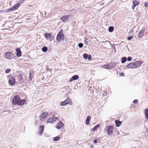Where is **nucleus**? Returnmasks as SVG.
<instances>
[{
  "label": "nucleus",
  "instance_id": "obj_29",
  "mask_svg": "<svg viewBox=\"0 0 148 148\" xmlns=\"http://www.w3.org/2000/svg\"><path fill=\"white\" fill-rule=\"evenodd\" d=\"M88 55L87 54L85 53L83 55V57L85 59H87Z\"/></svg>",
  "mask_w": 148,
  "mask_h": 148
},
{
  "label": "nucleus",
  "instance_id": "obj_39",
  "mask_svg": "<svg viewBox=\"0 0 148 148\" xmlns=\"http://www.w3.org/2000/svg\"><path fill=\"white\" fill-rule=\"evenodd\" d=\"M93 142L95 143H97V141L96 139H95L94 140Z\"/></svg>",
  "mask_w": 148,
  "mask_h": 148
},
{
  "label": "nucleus",
  "instance_id": "obj_1",
  "mask_svg": "<svg viewBox=\"0 0 148 148\" xmlns=\"http://www.w3.org/2000/svg\"><path fill=\"white\" fill-rule=\"evenodd\" d=\"M12 103L14 105L22 106L26 103V101L25 99H21L19 96L16 95L13 97Z\"/></svg>",
  "mask_w": 148,
  "mask_h": 148
},
{
  "label": "nucleus",
  "instance_id": "obj_35",
  "mask_svg": "<svg viewBox=\"0 0 148 148\" xmlns=\"http://www.w3.org/2000/svg\"><path fill=\"white\" fill-rule=\"evenodd\" d=\"M133 37L132 36H130V37H128L127 38V39L128 40H131L132 38Z\"/></svg>",
  "mask_w": 148,
  "mask_h": 148
},
{
  "label": "nucleus",
  "instance_id": "obj_15",
  "mask_svg": "<svg viewBox=\"0 0 148 148\" xmlns=\"http://www.w3.org/2000/svg\"><path fill=\"white\" fill-rule=\"evenodd\" d=\"M45 37L47 39H49L51 38L52 35L50 33H45L44 34Z\"/></svg>",
  "mask_w": 148,
  "mask_h": 148
},
{
  "label": "nucleus",
  "instance_id": "obj_4",
  "mask_svg": "<svg viewBox=\"0 0 148 148\" xmlns=\"http://www.w3.org/2000/svg\"><path fill=\"white\" fill-rule=\"evenodd\" d=\"M4 56L6 59L10 60L14 58V55L12 53L8 52L6 53L4 55Z\"/></svg>",
  "mask_w": 148,
  "mask_h": 148
},
{
  "label": "nucleus",
  "instance_id": "obj_36",
  "mask_svg": "<svg viewBox=\"0 0 148 148\" xmlns=\"http://www.w3.org/2000/svg\"><path fill=\"white\" fill-rule=\"evenodd\" d=\"M132 60V58L131 57H128L127 58V60L128 61H131Z\"/></svg>",
  "mask_w": 148,
  "mask_h": 148
},
{
  "label": "nucleus",
  "instance_id": "obj_12",
  "mask_svg": "<svg viewBox=\"0 0 148 148\" xmlns=\"http://www.w3.org/2000/svg\"><path fill=\"white\" fill-rule=\"evenodd\" d=\"M48 114V113L45 112L41 114L40 116V119L46 118Z\"/></svg>",
  "mask_w": 148,
  "mask_h": 148
},
{
  "label": "nucleus",
  "instance_id": "obj_25",
  "mask_svg": "<svg viewBox=\"0 0 148 148\" xmlns=\"http://www.w3.org/2000/svg\"><path fill=\"white\" fill-rule=\"evenodd\" d=\"M60 138V137L56 136L54 138L53 140L54 141H56L59 140Z\"/></svg>",
  "mask_w": 148,
  "mask_h": 148
},
{
  "label": "nucleus",
  "instance_id": "obj_23",
  "mask_svg": "<svg viewBox=\"0 0 148 148\" xmlns=\"http://www.w3.org/2000/svg\"><path fill=\"white\" fill-rule=\"evenodd\" d=\"M114 29V27H113L110 26L108 28V31L109 32H111L113 31Z\"/></svg>",
  "mask_w": 148,
  "mask_h": 148
},
{
  "label": "nucleus",
  "instance_id": "obj_14",
  "mask_svg": "<svg viewBox=\"0 0 148 148\" xmlns=\"http://www.w3.org/2000/svg\"><path fill=\"white\" fill-rule=\"evenodd\" d=\"M16 56L18 57H19L21 56V50L19 48H17L16 49Z\"/></svg>",
  "mask_w": 148,
  "mask_h": 148
},
{
  "label": "nucleus",
  "instance_id": "obj_8",
  "mask_svg": "<svg viewBox=\"0 0 148 148\" xmlns=\"http://www.w3.org/2000/svg\"><path fill=\"white\" fill-rule=\"evenodd\" d=\"M8 82L9 84L10 85H14L15 83V81L14 77H10Z\"/></svg>",
  "mask_w": 148,
  "mask_h": 148
},
{
  "label": "nucleus",
  "instance_id": "obj_24",
  "mask_svg": "<svg viewBox=\"0 0 148 148\" xmlns=\"http://www.w3.org/2000/svg\"><path fill=\"white\" fill-rule=\"evenodd\" d=\"M127 61V58L126 57H123L121 59V62L123 63Z\"/></svg>",
  "mask_w": 148,
  "mask_h": 148
},
{
  "label": "nucleus",
  "instance_id": "obj_30",
  "mask_svg": "<svg viewBox=\"0 0 148 148\" xmlns=\"http://www.w3.org/2000/svg\"><path fill=\"white\" fill-rule=\"evenodd\" d=\"M83 46V44L82 43H80L78 44V46L80 48H82Z\"/></svg>",
  "mask_w": 148,
  "mask_h": 148
},
{
  "label": "nucleus",
  "instance_id": "obj_9",
  "mask_svg": "<svg viewBox=\"0 0 148 148\" xmlns=\"http://www.w3.org/2000/svg\"><path fill=\"white\" fill-rule=\"evenodd\" d=\"M145 27H144L143 29L140 30L138 35V37L140 38L142 37L144 35Z\"/></svg>",
  "mask_w": 148,
  "mask_h": 148
},
{
  "label": "nucleus",
  "instance_id": "obj_2",
  "mask_svg": "<svg viewBox=\"0 0 148 148\" xmlns=\"http://www.w3.org/2000/svg\"><path fill=\"white\" fill-rule=\"evenodd\" d=\"M142 64V62L141 61H138L134 62H131L127 64L126 66L127 67L133 69L136 68L140 66Z\"/></svg>",
  "mask_w": 148,
  "mask_h": 148
},
{
  "label": "nucleus",
  "instance_id": "obj_7",
  "mask_svg": "<svg viewBox=\"0 0 148 148\" xmlns=\"http://www.w3.org/2000/svg\"><path fill=\"white\" fill-rule=\"evenodd\" d=\"M113 127L112 126H109L107 129V134L108 135H111L113 133Z\"/></svg>",
  "mask_w": 148,
  "mask_h": 148
},
{
  "label": "nucleus",
  "instance_id": "obj_37",
  "mask_svg": "<svg viewBox=\"0 0 148 148\" xmlns=\"http://www.w3.org/2000/svg\"><path fill=\"white\" fill-rule=\"evenodd\" d=\"M138 101L137 99L134 100L133 101V103L135 104H136L138 103Z\"/></svg>",
  "mask_w": 148,
  "mask_h": 148
},
{
  "label": "nucleus",
  "instance_id": "obj_40",
  "mask_svg": "<svg viewBox=\"0 0 148 148\" xmlns=\"http://www.w3.org/2000/svg\"><path fill=\"white\" fill-rule=\"evenodd\" d=\"M136 6L135 5H134V4H133V6L132 7V9H134L135 7Z\"/></svg>",
  "mask_w": 148,
  "mask_h": 148
},
{
  "label": "nucleus",
  "instance_id": "obj_11",
  "mask_svg": "<svg viewBox=\"0 0 148 148\" xmlns=\"http://www.w3.org/2000/svg\"><path fill=\"white\" fill-rule=\"evenodd\" d=\"M64 125V124L61 122H60L58 123L56 126V127L58 129H60L62 128Z\"/></svg>",
  "mask_w": 148,
  "mask_h": 148
},
{
  "label": "nucleus",
  "instance_id": "obj_42",
  "mask_svg": "<svg viewBox=\"0 0 148 148\" xmlns=\"http://www.w3.org/2000/svg\"><path fill=\"white\" fill-rule=\"evenodd\" d=\"M123 74V75H124V73H123V74Z\"/></svg>",
  "mask_w": 148,
  "mask_h": 148
},
{
  "label": "nucleus",
  "instance_id": "obj_38",
  "mask_svg": "<svg viewBox=\"0 0 148 148\" xmlns=\"http://www.w3.org/2000/svg\"><path fill=\"white\" fill-rule=\"evenodd\" d=\"M144 5L145 7H147V2L145 3L144 4Z\"/></svg>",
  "mask_w": 148,
  "mask_h": 148
},
{
  "label": "nucleus",
  "instance_id": "obj_5",
  "mask_svg": "<svg viewBox=\"0 0 148 148\" xmlns=\"http://www.w3.org/2000/svg\"><path fill=\"white\" fill-rule=\"evenodd\" d=\"M72 103L71 99L70 98H67L64 101H62L61 103V105L64 106L67 104H71Z\"/></svg>",
  "mask_w": 148,
  "mask_h": 148
},
{
  "label": "nucleus",
  "instance_id": "obj_10",
  "mask_svg": "<svg viewBox=\"0 0 148 148\" xmlns=\"http://www.w3.org/2000/svg\"><path fill=\"white\" fill-rule=\"evenodd\" d=\"M57 119V118L55 116L51 117L47 121V123H51L55 121Z\"/></svg>",
  "mask_w": 148,
  "mask_h": 148
},
{
  "label": "nucleus",
  "instance_id": "obj_22",
  "mask_svg": "<svg viewBox=\"0 0 148 148\" xmlns=\"http://www.w3.org/2000/svg\"><path fill=\"white\" fill-rule=\"evenodd\" d=\"M34 72L33 71H30L29 73V79H32L33 76Z\"/></svg>",
  "mask_w": 148,
  "mask_h": 148
},
{
  "label": "nucleus",
  "instance_id": "obj_32",
  "mask_svg": "<svg viewBox=\"0 0 148 148\" xmlns=\"http://www.w3.org/2000/svg\"><path fill=\"white\" fill-rule=\"evenodd\" d=\"M86 37H85V40H84V43L85 44H86V45H88V41H87L86 40Z\"/></svg>",
  "mask_w": 148,
  "mask_h": 148
},
{
  "label": "nucleus",
  "instance_id": "obj_18",
  "mask_svg": "<svg viewBox=\"0 0 148 148\" xmlns=\"http://www.w3.org/2000/svg\"><path fill=\"white\" fill-rule=\"evenodd\" d=\"M20 5V4L19 3H18L17 4H16L12 8H13V10L17 9L19 7Z\"/></svg>",
  "mask_w": 148,
  "mask_h": 148
},
{
  "label": "nucleus",
  "instance_id": "obj_21",
  "mask_svg": "<svg viewBox=\"0 0 148 148\" xmlns=\"http://www.w3.org/2000/svg\"><path fill=\"white\" fill-rule=\"evenodd\" d=\"M99 127V125H97L92 129L93 131L96 130Z\"/></svg>",
  "mask_w": 148,
  "mask_h": 148
},
{
  "label": "nucleus",
  "instance_id": "obj_26",
  "mask_svg": "<svg viewBox=\"0 0 148 148\" xmlns=\"http://www.w3.org/2000/svg\"><path fill=\"white\" fill-rule=\"evenodd\" d=\"M42 51L44 52H45L47 51V48L46 47H44L42 48Z\"/></svg>",
  "mask_w": 148,
  "mask_h": 148
},
{
  "label": "nucleus",
  "instance_id": "obj_41",
  "mask_svg": "<svg viewBox=\"0 0 148 148\" xmlns=\"http://www.w3.org/2000/svg\"><path fill=\"white\" fill-rule=\"evenodd\" d=\"M86 125H88L89 124V122H88V121H86Z\"/></svg>",
  "mask_w": 148,
  "mask_h": 148
},
{
  "label": "nucleus",
  "instance_id": "obj_34",
  "mask_svg": "<svg viewBox=\"0 0 148 148\" xmlns=\"http://www.w3.org/2000/svg\"><path fill=\"white\" fill-rule=\"evenodd\" d=\"M92 58V57L91 55H88V57L87 58V59H88L89 60H90Z\"/></svg>",
  "mask_w": 148,
  "mask_h": 148
},
{
  "label": "nucleus",
  "instance_id": "obj_3",
  "mask_svg": "<svg viewBox=\"0 0 148 148\" xmlns=\"http://www.w3.org/2000/svg\"><path fill=\"white\" fill-rule=\"evenodd\" d=\"M64 36L62 34V30H61L58 34L56 38L57 40L59 42L62 41L64 39Z\"/></svg>",
  "mask_w": 148,
  "mask_h": 148
},
{
  "label": "nucleus",
  "instance_id": "obj_17",
  "mask_svg": "<svg viewBox=\"0 0 148 148\" xmlns=\"http://www.w3.org/2000/svg\"><path fill=\"white\" fill-rule=\"evenodd\" d=\"M102 67L103 68L108 69H110L112 68L110 66V65L109 64L104 65H103Z\"/></svg>",
  "mask_w": 148,
  "mask_h": 148
},
{
  "label": "nucleus",
  "instance_id": "obj_20",
  "mask_svg": "<svg viewBox=\"0 0 148 148\" xmlns=\"http://www.w3.org/2000/svg\"><path fill=\"white\" fill-rule=\"evenodd\" d=\"M44 126L42 125L40 126L39 129V132L40 133H42L44 131Z\"/></svg>",
  "mask_w": 148,
  "mask_h": 148
},
{
  "label": "nucleus",
  "instance_id": "obj_16",
  "mask_svg": "<svg viewBox=\"0 0 148 148\" xmlns=\"http://www.w3.org/2000/svg\"><path fill=\"white\" fill-rule=\"evenodd\" d=\"M115 123L117 127H119L121 124V122L120 121H119L117 120H116L115 121Z\"/></svg>",
  "mask_w": 148,
  "mask_h": 148
},
{
  "label": "nucleus",
  "instance_id": "obj_13",
  "mask_svg": "<svg viewBox=\"0 0 148 148\" xmlns=\"http://www.w3.org/2000/svg\"><path fill=\"white\" fill-rule=\"evenodd\" d=\"M79 79V76L77 75L73 76L70 79V81L71 82L74 80H77Z\"/></svg>",
  "mask_w": 148,
  "mask_h": 148
},
{
  "label": "nucleus",
  "instance_id": "obj_33",
  "mask_svg": "<svg viewBox=\"0 0 148 148\" xmlns=\"http://www.w3.org/2000/svg\"><path fill=\"white\" fill-rule=\"evenodd\" d=\"M10 70H11L10 69H8L6 70L5 71V72L6 73H8L10 72Z\"/></svg>",
  "mask_w": 148,
  "mask_h": 148
},
{
  "label": "nucleus",
  "instance_id": "obj_19",
  "mask_svg": "<svg viewBox=\"0 0 148 148\" xmlns=\"http://www.w3.org/2000/svg\"><path fill=\"white\" fill-rule=\"evenodd\" d=\"M145 117L147 119H148V109H145Z\"/></svg>",
  "mask_w": 148,
  "mask_h": 148
},
{
  "label": "nucleus",
  "instance_id": "obj_28",
  "mask_svg": "<svg viewBox=\"0 0 148 148\" xmlns=\"http://www.w3.org/2000/svg\"><path fill=\"white\" fill-rule=\"evenodd\" d=\"M133 4H134V5H135L136 6L137 5H138L139 4V3L138 2L135 1H133Z\"/></svg>",
  "mask_w": 148,
  "mask_h": 148
},
{
  "label": "nucleus",
  "instance_id": "obj_31",
  "mask_svg": "<svg viewBox=\"0 0 148 148\" xmlns=\"http://www.w3.org/2000/svg\"><path fill=\"white\" fill-rule=\"evenodd\" d=\"M90 119H91L90 116H87V119L86 120V121L89 122Z\"/></svg>",
  "mask_w": 148,
  "mask_h": 148
},
{
  "label": "nucleus",
  "instance_id": "obj_6",
  "mask_svg": "<svg viewBox=\"0 0 148 148\" xmlns=\"http://www.w3.org/2000/svg\"><path fill=\"white\" fill-rule=\"evenodd\" d=\"M71 17V15H64L62 16L60 19L63 22H66L68 21Z\"/></svg>",
  "mask_w": 148,
  "mask_h": 148
},
{
  "label": "nucleus",
  "instance_id": "obj_27",
  "mask_svg": "<svg viewBox=\"0 0 148 148\" xmlns=\"http://www.w3.org/2000/svg\"><path fill=\"white\" fill-rule=\"evenodd\" d=\"M13 8H10L6 10V12H10L11 11H14L13 10Z\"/></svg>",
  "mask_w": 148,
  "mask_h": 148
}]
</instances>
